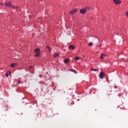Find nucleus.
Wrapping results in <instances>:
<instances>
[{
  "label": "nucleus",
  "mask_w": 128,
  "mask_h": 128,
  "mask_svg": "<svg viewBox=\"0 0 128 128\" xmlns=\"http://www.w3.org/2000/svg\"><path fill=\"white\" fill-rule=\"evenodd\" d=\"M112 90H110V91H108L106 93V96L107 98H108L110 96V94H112Z\"/></svg>",
  "instance_id": "nucleus-7"
},
{
  "label": "nucleus",
  "mask_w": 128,
  "mask_h": 128,
  "mask_svg": "<svg viewBox=\"0 0 128 128\" xmlns=\"http://www.w3.org/2000/svg\"><path fill=\"white\" fill-rule=\"evenodd\" d=\"M54 58H58V54H55L54 56Z\"/></svg>",
  "instance_id": "nucleus-14"
},
{
  "label": "nucleus",
  "mask_w": 128,
  "mask_h": 128,
  "mask_svg": "<svg viewBox=\"0 0 128 128\" xmlns=\"http://www.w3.org/2000/svg\"><path fill=\"white\" fill-rule=\"evenodd\" d=\"M69 48H70V50H74V46L70 45L69 46Z\"/></svg>",
  "instance_id": "nucleus-11"
},
{
  "label": "nucleus",
  "mask_w": 128,
  "mask_h": 128,
  "mask_svg": "<svg viewBox=\"0 0 128 128\" xmlns=\"http://www.w3.org/2000/svg\"><path fill=\"white\" fill-rule=\"evenodd\" d=\"M90 70H92V71H94V72H98L97 69L91 68Z\"/></svg>",
  "instance_id": "nucleus-15"
},
{
  "label": "nucleus",
  "mask_w": 128,
  "mask_h": 128,
  "mask_svg": "<svg viewBox=\"0 0 128 128\" xmlns=\"http://www.w3.org/2000/svg\"><path fill=\"white\" fill-rule=\"evenodd\" d=\"M102 46V44H100V46Z\"/></svg>",
  "instance_id": "nucleus-24"
},
{
  "label": "nucleus",
  "mask_w": 128,
  "mask_h": 128,
  "mask_svg": "<svg viewBox=\"0 0 128 128\" xmlns=\"http://www.w3.org/2000/svg\"><path fill=\"white\" fill-rule=\"evenodd\" d=\"M30 68H32V66H30Z\"/></svg>",
  "instance_id": "nucleus-22"
},
{
  "label": "nucleus",
  "mask_w": 128,
  "mask_h": 128,
  "mask_svg": "<svg viewBox=\"0 0 128 128\" xmlns=\"http://www.w3.org/2000/svg\"><path fill=\"white\" fill-rule=\"evenodd\" d=\"M86 12V8H82L80 10V14H84Z\"/></svg>",
  "instance_id": "nucleus-4"
},
{
  "label": "nucleus",
  "mask_w": 128,
  "mask_h": 128,
  "mask_svg": "<svg viewBox=\"0 0 128 128\" xmlns=\"http://www.w3.org/2000/svg\"><path fill=\"white\" fill-rule=\"evenodd\" d=\"M126 14L128 17V12H126Z\"/></svg>",
  "instance_id": "nucleus-20"
},
{
  "label": "nucleus",
  "mask_w": 128,
  "mask_h": 128,
  "mask_svg": "<svg viewBox=\"0 0 128 128\" xmlns=\"http://www.w3.org/2000/svg\"><path fill=\"white\" fill-rule=\"evenodd\" d=\"M69 70H70V72H74V74H76V70L70 69Z\"/></svg>",
  "instance_id": "nucleus-13"
},
{
  "label": "nucleus",
  "mask_w": 128,
  "mask_h": 128,
  "mask_svg": "<svg viewBox=\"0 0 128 128\" xmlns=\"http://www.w3.org/2000/svg\"><path fill=\"white\" fill-rule=\"evenodd\" d=\"M6 78H8V72L6 73Z\"/></svg>",
  "instance_id": "nucleus-19"
},
{
  "label": "nucleus",
  "mask_w": 128,
  "mask_h": 128,
  "mask_svg": "<svg viewBox=\"0 0 128 128\" xmlns=\"http://www.w3.org/2000/svg\"><path fill=\"white\" fill-rule=\"evenodd\" d=\"M0 6H4V3H0Z\"/></svg>",
  "instance_id": "nucleus-18"
},
{
  "label": "nucleus",
  "mask_w": 128,
  "mask_h": 128,
  "mask_svg": "<svg viewBox=\"0 0 128 128\" xmlns=\"http://www.w3.org/2000/svg\"><path fill=\"white\" fill-rule=\"evenodd\" d=\"M9 74H12V72H9Z\"/></svg>",
  "instance_id": "nucleus-23"
},
{
  "label": "nucleus",
  "mask_w": 128,
  "mask_h": 128,
  "mask_svg": "<svg viewBox=\"0 0 128 128\" xmlns=\"http://www.w3.org/2000/svg\"><path fill=\"white\" fill-rule=\"evenodd\" d=\"M34 52L36 54L35 56L38 58L40 56V49L36 48L34 50Z\"/></svg>",
  "instance_id": "nucleus-2"
},
{
  "label": "nucleus",
  "mask_w": 128,
  "mask_h": 128,
  "mask_svg": "<svg viewBox=\"0 0 128 128\" xmlns=\"http://www.w3.org/2000/svg\"><path fill=\"white\" fill-rule=\"evenodd\" d=\"M4 6H8V8H18V6H16L12 4V2H5L4 4Z\"/></svg>",
  "instance_id": "nucleus-1"
},
{
  "label": "nucleus",
  "mask_w": 128,
  "mask_h": 128,
  "mask_svg": "<svg viewBox=\"0 0 128 128\" xmlns=\"http://www.w3.org/2000/svg\"><path fill=\"white\" fill-rule=\"evenodd\" d=\"M77 10L78 9H74L70 12V14H76V12Z\"/></svg>",
  "instance_id": "nucleus-5"
},
{
  "label": "nucleus",
  "mask_w": 128,
  "mask_h": 128,
  "mask_svg": "<svg viewBox=\"0 0 128 128\" xmlns=\"http://www.w3.org/2000/svg\"><path fill=\"white\" fill-rule=\"evenodd\" d=\"M104 56H106V54H102L101 56H100V58L101 60H102V58H104Z\"/></svg>",
  "instance_id": "nucleus-8"
},
{
  "label": "nucleus",
  "mask_w": 128,
  "mask_h": 128,
  "mask_svg": "<svg viewBox=\"0 0 128 128\" xmlns=\"http://www.w3.org/2000/svg\"><path fill=\"white\" fill-rule=\"evenodd\" d=\"M114 2L116 4H120L122 2L120 0H114Z\"/></svg>",
  "instance_id": "nucleus-6"
},
{
  "label": "nucleus",
  "mask_w": 128,
  "mask_h": 128,
  "mask_svg": "<svg viewBox=\"0 0 128 128\" xmlns=\"http://www.w3.org/2000/svg\"><path fill=\"white\" fill-rule=\"evenodd\" d=\"M15 66H16V63H12V64H11L10 65V66L11 68H14Z\"/></svg>",
  "instance_id": "nucleus-10"
},
{
  "label": "nucleus",
  "mask_w": 128,
  "mask_h": 128,
  "mask_svg": "<svg viewBox=\"0 0 128 128\" xmlns=\"http://www.w3.org/2000/svg\"><path fill=\"white\" fill-rule=\"evenodd\" d=\"M75 59L76 60H80V58L78 56H76Z\"/></svg>",
  "instance_id": "nucleus-17"
},
{
  "label": "nucleus",
  "mask_w": 128,
  "mask_h": 128,
  "mask_svg": "<svg viewBox=\"0 0 128 128\" xmlns=\"http://www.w3.org/2000/svg\"><path fill=\"white\" fill-rule=\"evenodd\" d=\"M104 76H105V74H104V72H101L99 74V77L101 79L104 78Z\"/></svg>",
  "instance_id": "nucleus-3"
},
{
  "label": "nucleus",
  "mask_w": 128,
  "mask_h": 128,
  "mask_svg": "<svg viewBox=\"0 0 128 128\" xmlns=\"http://www.w3.org/2000/svg\"><path fill=\"white\" fill-rule=\"evenodd\" d=\"M64 64H68V62H70V60L69 59H65L64 60Z\"/></svg>",
  "instance_id": "nucleus-12"
},
{
  "label": "nucleus",
  "mask_w": 128,
  "mask_h": 128,
  "mask_svg": "<svg viewBox=\"0 0 128 128\" xmlns=\"http://www.w3.org/2000/svg\"><path fill=\"white\" fill-rule=\"evenodd\" d=\"M46 48H48V52H52V48L50 47V46H46Z\"/></svg>",
  "instance_id": "nucleus-9"
},
{
  "label": "nucleus",
  "mask_w": 128,
  "mask_h": 128,
  "mask_svg": "<svg viewBox=\"0 0 128 128\" xmlns=\"http://www.w3.org/2000/svg\"><path fill=\"white\" fill-rule=\"evenodd\" d=\"M94 44H92V42H90L88 44V46H93Z\"/></svg>",
  "instance_id": "nucleus-16"
},
{
  "label": "nucleus",
  "mask_w": 128,
  "mask_h": 128,
  "mask_svg": "<svg viewBox=\"0 0 128 128\" xmlns=\"http://www.w3.org/2000/svg\"><path fill=\"white\" fill-rule=\"evenodd\" d=\"M20 82H21L20 80L18 81V84H20Z\"/></svg>",
  "instance_id": "nucleus-21"
}]
</instances>
